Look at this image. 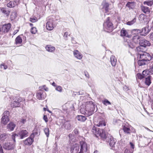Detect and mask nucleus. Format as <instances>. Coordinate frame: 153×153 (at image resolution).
Segmentation results:
<instances>
[{"label":"nucleus","mask_w":153,"mask_h":153,"mask_svg":"<svg viewBox=\"0 0 153 153\" xmlns=\"http://www.w3.org/2000/svg\"><path fill=\"white\" fill-rule=\"evenodd\" d=\"M28 132L27 130L24 129H22L18 132L17 134H13L12 135V138L14 142H15V137L16 136H19L21 139H23L24 138L28 136Z\"/></svg>","instance_id":"nucleus-3"},{"label":"nucleus","mask_w":153,"mask_h":153,"mask_svg":"<svg viewBox=\"0 0 153 153\" xmlns=\"http://www.w3.org/2000/svg\"><path fill=\"white\" fill-rule=\"evenodd\" d=\"M149 32V30L146 28H143L141 31V33L142 34V35H146Z\"/></svg>","instance_id":"nucleus-34"},{"label":"nucleus","mask_w":153,"mask_h":153,"mask_svg":"<svg viewBox=\"0 0 153 153\" xmlns=\"http://www.w3.org/2000/svg\"><path fill=\"white\" fill-rule=\"evenodd\" d=\"M140 37L138 35H136L134 36L132 38L133 41L135 43H138L140 41Z\"/></svg>","instance_id":"nucleus-23"},{"label":"nucleus","mask_w":153,"mask_h":153,"mask_svg":"<svg viewBox=\"0 0 153 153\" xmlns=\"http://www.w3.org/2000/svg\"><path fill=\"white\" fill-rule=\"evenodd\" d=\"M14 1L15 2V3H16V4H18L19 1V0H14Z\"/></svg>","instance_id":"nucleus-62"},{"label":"nucleus","mask_w":153,"mask_h":153,"mask_svg":"<svg viewBox=\"0 0 153 153\" xmlns=\"http://www.w3.org/2000/svg\"><path fill=\"white\" fill-rule=\"evenodd\" d=\"M72 136V134H70L68 135V137L70 138H71Z\"/></svg>","instance_id":"nucleus-63"},{"label":"nucleus","mask_w":153,"mask_h":153,"mask_svg":"<svg viewBox=\"0 0 153 153\" xmlns=\"http://www.w3.org/2000/svg\"><path fill=\"white\" fill-rule=\"evenodd\" d=\"M147 70L143 71L142 72V74L145 77L147 75L149 74Z\"/></svg>","instance_id":"nucleus-48"},{"label":"nucleus","mask_w":153,"mask_h":153,"mask_svg":"<svg viewBox=\"0 0 153 153\" xmlns=\"http://www.w3.org/2000/svg\"><path fill=\"white\" fill-rule=\"evenodd\" d=\"M150 38L151 40L153 41V32L150 34Z\"/></svg>","instance_id":"nucleus-59"},{"label":"nucleus","mask_w":153,"mask_h":153,"mask_svg":"<svg viewBox=\"0 0 153 153\" xmlns=\"http://www.w3.org/2000/svg\"><path fill=\"white\" fill-rule=\"evenodd\" d=\"M1 68H3L4 69H6L7 68V66L5 65L4 64H1Z\"/></svg>","instance_id":"nucleus-54"},{"label":"nucleus","mask_w":153,"mask_h":153,"mask_svg":"<svg viewBox=\"0 0 153 153\" xmlns=\"http://www.w3.org/2000/svg\"><path fill=\"white\" fill-rule=\"evenodd\" d=\"M139 18L140 19L142 18L143 20H144V15L143 14H141L140 15Z\"/></svg>","instance_id":"nucleus-57"},{"label":"nucleus","mask_w":153,"mask_h":153,"mask_svg":"<svg viewBox=\"0 0 153 153\" xmlns=\"http://www.w3.org/2000/svg\"><path fill=\"white\" fill-rule=\"evenodd\" d=\"M104 27L106 30L111 31L112 30L113 26L112 23L109 20V18H107V21L103 24Z\"/></svg>","instance_id":"nucleus-7"},{"label":"nucleus","mask_w":153,"mask_h":153,"mask_svg":"<svg viewBox=\"0 0 153 153\" xmlns=\"http://www.w3.org/2000/svg\"><path fill=\"white\" fill-rule=\"evenodd\" d=\"M136 5V3L134 1L128 2L126 5V7L128 8L129 9H133Z\"/></svg>","instance_id":"nucleus-16"},{"label":"nucleus","mask_w":153,"mask_h":153,"mask_svg":"<svg viewBox=\"0 0 153 153\" xmlns=\"http://www.w3.org/2000/svg\"><path fill=\"white\" fill-rule=\"evenodd\" d=\"M97 126L99 127H102L105 126L106 125L105 122L104 120L100 121L97 124Z\"/></svg>","instance_id":"nucleus-36"},{"label":"nucleus","mask_w":153,"mask_h":153,"mask_svg":"<svg viewBox=\"0 0 153 153\" xmlns=\"http://www.w3.org/2000/svg\"><path fill=\"white\" fill-rule=\"evenodd\" d=\"M149 74H153V67H151L149 70H147Z\"/></svg>","instance_id":"nucleus-50"},{"label":"nucleus","mask_w":153,"mask_h":153,"mask_svg":"<svg viewBox=\"0 0 153 153\" xmlns=\"http://www.w3.org/2000/svg\"><path fill=\"white\" fill-rule=\"evenodd\" d=\"M15 2L12 1H9L7 4V6L8 7L11 8L15 7L16 5H17Z\"/></svg>","instance_id":"nucleus-33"},{"label":"nucleus","mask_w":153,"mask_h":153,"mask_svg":"<svg viewBox=\"0 0 153 153\" xmlns=\"http://www.w3.org/2000/svg\"><path fill=\"white\" fill-rule=\"evenodd\" d=\"M130 146L131 149H132L133 150L134 148V145L132 142H130Z\"/></svg>","instance_id":"nucleus-56"},{"label":"nucleus","mask_w":153,"mask_h":153,"mask_svg":"<svg viewBox=\"0 0 153 153\" xmlns=\"http://www.w3.org/2000/svg\"><path fill=\"white\" fill-rule=\"evenodd\" d=\"M120 35L122 36H127V32L125 30L122 29L121 31Z\"/></svg>","instance_id":"nucleus-38"},{"label":"nucleus","mask_w":153,"mask_h":153,"mask_svg":"<svg viewBox=\"0 0 153 153\" xmlns=\"http://www.w3.org/2000/svg\"><path fill=\"white\" fill-rule=\"evenodd\" d=\"M74 54L75 57L79 59H81L82 57V54L77 50L74 51Z\"/></svg>","instance_id":"nucleus-17"},{"label":"nucleus","mask_w":153,"mask_h":153,"mask_svg":"<svg viewBox=\"0 0 153 153\" xmlns=\"http://www.w3.org/2000/svg\"><path fill=\"white\" fill-rule=\"evenodd\" d=\"M37 31L36 28L35 27H33L31 28L30 32L32 34H35Z\"/></svg>","instance_id":"nucleus-45"},{"label":"nucleus","mask_w":153,"mask_h":153,"mask_svg":"<svg viewBox=\"0 0 153 153\" xmlns=\"http://www.w3.org/2000/svg\"><path fill=\"white\" fill-rule=\"evenodd\" d=\"M37 20V19L36 17L30 18V21L32 22H35Z\"/></svg>","instance_id":"nucleus-49"},{"label":"nucleus","mask_w":153,"mask_h":153,"mask_svg":"<svg viewBox=\"0 0 153 153\" xmlns=\"http://www.w3.org/2000/svg\"><path fill=\"white\" fill-rule=\"evenodd\" d=\"M141 10L143 12L145 13H149L150 10L148 7L142 6H141Z\"/></svg>","instance_id":"nucleus-22"},{"label":"nucleus","mask_w":153,"mask_h":153,"mask_svg":"<svg viewBox=\"0 0 153 153\" xmlns=\"http://www.w3.org/2000/svg\"><path fill=\"white\" fill-rule=\"evenodd\" d=\"M136 43H132L131 42H128V45L129 47L132 49L134 48L135 47V44Z\"/></svg>","instance_id":"nucleus-41"},{"label":"nucleus","mask_w":153,"mask_h":153,"mask_svg":"<svg viewBox=\"0 0 153 153\" xmlns=\"http://www.w3.org/2000/svg\"><path fill=\"white\" fill-rule=\"evenodd\" d=\"M134 150L132 149H126L124 151V153H133Z\"/></svg>","instance_id":"nucleus-44"},{"label":"nucleus","mask_w":153,"mask_h":153,"mask_svg":"<svg viewBox=\"0 0 153 153\" xmlns=\"http://www.w3.org/2000/svg\"><path fill=\"white\" fill-rule=\"evenodd\" d=\"M132 34L137 35L141 33V30L139 29H133L131 31Z\"/></svg>","instance_id":"nucleus-37"},{"label":"nucleus","mask_w":153,"mask_h":153,"mask_svg":"<svg viewBox=\"0 0 153 153\" xmlns=\"http://www.w3.org/2000/svg\"><path fill=\"white\" fill-rule=\"evenodd\" d=\"M36 97L39 100H43L46 97V93L45 91L40 90L37 92Z\"/></svg>","instance_id":"nucleus-11"},{"label":"nucleus","mask_w":153,"mask_h":153,"mask_svg":"<svg viewBox=\"0 0 153 153\" xmlns=\"http://www.w3.org/2000/svg\"><path fill=\"white\" fill-rule=\"evenodd\" d=\"M56 89L58 91L61 92L62 91V88L61 86H57L56 87Z\"/></svg>","instance_id":"nucleus-51"},{"label":"nucleus","mask_w":153,"mask_h":153,"mask_svg":"<svg viewBox=\"0 0 153 153\" xmlns=\"http://www.w3.org/2000/svg\"><path fill=\"white\" fill-rule=\"evenodd\" d=\"M11 105L12 106L14 107H18L20 106V103L19 100H18L17 101H14L11 103Z\"/></svg>","instance_id":"nucleus-31"},{"label":"nucleus","mask_w":153,"mask_h":153,"mask_svg":"<svg viewBox=\"0 0 153 153\" xmlns=\"http://www.w3.org/2000/svg\"><path fill=\"white\" fill-rule=\"evenodd\" d=\"M9 112L8 111H6L3 114L2 117L1 119V123L3 124L6 125L9 121V120L8 116Z\"/></svg>","instance_id":"nucleus-6"},{"label":"nucleus","mask_w":153,"mask_h":153,"mask_svg":"<svg viewBox=\"0 0 153 153\" xmlns=\"http://www.w3.org/2000/svg\"><path fill=\"white\" fill-rule=\"evenodd\" d=\"M22 39L20 36H19L15 39V43L16 45L21 44L22 42Z\"/></svg>","instance_id":"nucleus-25"},{"label":"nucleus","mask_w":153,"mask_h":153,"mask_svg":"<svg viewBox=\"0 0 153 153\" xmlns=\"http://www.w3.org/2000/svg\"><path fill=\"white\" fill-rule=\"evenodd\" d=\"M80 147L79 145L75 144L73 145L71 148V153H81L80 151Z\"/></svg>","instance_id":"nucleus-9"},{"label":"nucleus","mask_w":153,"mask_h":153,"mask_svg":"<svg viewBox=\"0 0 153 153\" xmlns=\"http://www.w3.org/2000/svg\"><path fill=\"white\" fill-rule=\"evenodd\" d=\"M9 138V135L6 133H3L0 135V140L2 141L7 140Z\"/></svg>","instance_id":"nucleus-18"},{"label":"nucleus","mask_w":153,"mask_h":153,"mask_svg":"<svg viewBox=\"0 0 153 153\" xmlns=\"http://www.w3.org/2000/svg\"><path fill=\"white\" fill-rule=\"evenodd\" d=\"M33 137H30L28 138L24 141V143L25 145H31L33 141Z\"/></svg>","instance_id":"nucleus-15"},{"label":"nucleus","mask_w":153,"mask_h":153,"mask_svg":"<svg viewBox=\"0 0 153 153\" xmlns=\"http://www.w3.org/2000/svg\"><path fill=\"white\" fill-rule=\"evenodd\" d=\"M54 22L55 21L53 19H48L46 23L47 29L49 30H52L54 26Z\"/></svg>","instance_id":"nucleus-8"},{"label":"nucleus","mask_w":153,"mask_h":153,"mask_svg":"<svg viewBox=\"0 0 153 153\" xmlns=\"http://www.w3.org/2000/svg\"><path fill=\"white\" fill-rule=\"evenodd\" d=\"M139 44L140 46L136 48V50L138 52L142 51L143 48H145L146 46H149L151 45L149 42L145 39L141 40L139 42Z\"/></svg>","instance_id":"nucleus-4"},{"label":"nucleus","mask_w":153,"mask_h":153,"mask_svg":"<svg viewBox=\"0 0 153 153\" xmlns=\"http://www.w3.org/2000/svg\"><path fill=\"white\" fill-rule=\"evenodd\" d=\"M124 132L126 134H130L131 132L130 128L126 126H124L123 128Z\"/></svg>","instance_id":"nucleus-26"},{"label":"nucleus","mask_w":153,"mask_h":153,"mask_svg":"<svg viewBox=\"0 0 153 153\" xmlns=\"http://www.w3.org/2000/svg\"><path fill=\"white\" fill-rule=\"evenodd\" d=\"M96 107L97 106L92 102H89L85 105V110L84 108H81L80 111L82 114L90 116L93 113L94 111H97Z\"/></svg>","instance_id":"nucleus-1"},{"label":"nucleus","mask_w":153,"mask_h":153,"mask_svg":"<svg viewBox=\"0 0 153 153\" xmlns=\"http://www.w3.org/2000/svg\"><path fill=\"white\" fill-rule=\"evenodd\" d=\"M147 63L148 62H147L143 59L141 60H140L138 61V63L140 66L146 65L147 64Z\"/></svg>","instance_id":"nucleus-32"},{"label":"nucleus","mask_w":153,"mask_h":153,"mask_svg":"<svg viewBox=\"0 0 153 153\" xmlns=\"http://www.w3.org/2000/svg\"><path fill=\"white\" fill-rule=\"evenodd\" d=\"M43 118L45 122L47 123L48 121V117L46 115H44Z\"/></svg>","instance_id":"nucleus-55"},{"label":"nucleus","mask_w":153,"mask_h":153,"mask_svg":"<svg viewBox=\"0 0 153 153\" xmlns=\"http://www.w3.org/2000/svg\"><path fill=\"white\" fill-rule=\"evenodd\" d=\"M85 76L86 77L88 78H89V74L88 73H86L85 72Z\"/></svg>","instance_id":"nucleus-61"},{"label":"nucleus","mask_w":153,"mask_h":153,"mask_svg":"<svg viewBox=\"0 0 153 153\" xmlns=\"http://www.w3.org/2000/svg\"><path fill=\"white\" fill-rule=\"evenodd\" d=\"M52 85L53 86H56V84L55 83V82H53L52 84Z\"/></svg>","instance_id":"nucleus-64"},{"label":"nucleus","mask_w":153,"mask_h":153,"mask_svg":"<svg viewBox=\"0 0 153 153\" xmlns=\"http://www.w3.org/2000/svg\"><path fill=\"white\" fill-rule=\"evenodd\" d=\"M64 126L65 128L67 130H70L71 128V124L70 122L69 121L65 122Z\"/></svg>","instance_id":"nucleus-20"},{"label":"nucleus","mask_w":153,"mask_h":153,"mask_svg":"<svg viewBox=\"0 0 153 153\" xmlns=\"http://www.w3.org/2000/svg\"><path fill=\"white\" fill-rule=\"evenodd\" d=\"M80 151L81 153H83L87 151V143L83 141H81L80 142Z\"/></svg>","instance_id":"nucleus-10"},{"label":"nucleus","mask_w":153,"mask_h":153,"mask_svg":"<svg viewBox=\"0 0 153 153\" xmlns=\"http://www.w3.org/2000/svg\"><path fill=\"white\" fill-rule=\"evenodd\" d=\"M110 60L112 65L113 66H115L117 62V59L115 56H112L110 58Z\"/></svg>","instance_id":"nucleus-24"},{"label":"nucleus","mask_w":153,"mask_h":153,"mask_svg":"<svg viewBox=\"0 0 153 153\" xmlns=\"http://www.w3.org/2000/svg\"><path fill=\"white\" fill-rule=\"evenodd\" d=\"M11 27V24L10 23H8L7 24H6L3 25L2 28V30L4 33L7 32Z\"/></svg>","instance_id":"nucleus-13"},{"label":"nucleus","mask_w":153,"mask_h":153,"mask_svg":"<svg viewBox=\"0 0 153 153\" xmlns=\"http://www.w3.org/2000/svg\"><path fill=\"white\" fill-rule=\"evenodd\" d=\"M1 11L3 13L6 15L7 16H8L10 14V11L6 8H3L1 9Z\"/></svg>","instance_id":"nucleus-29"},{"label":"nucleus","mask_w":153,"mask_h":153,"mask_svg":"<svg viewBox=\"0 0 153 153\" xmlns=\"http://www.w3.org/2000/svg\"><path fill=\"white\" fill-rule=\"evenodd\" d=\"M16 13L13 12L12 13L11 15L10 16V18L12 19H13L15 18L16 16Z\"/></svg>","instance_id":"nucleus-52"},{"label":"nucleus","mask_w":153,"mask_h":153,"mask_svg":"<svg viewBox=\"0 0 153 153\" xmlns=\"http://www.w3.org/2000/svg\"><path fill=\"white\" fill-rule=\"evenodd\" d=\"M14 147L15 145L14 144L9 142L5 143L3 146L4 149L7 150H12Z\"/></svg>","instance_id":"nucleus-12"},{"label":"nucleus","mask_w":153,"mask_h":153,"mask_svg":"<svg viewBox=\"0 0 153 153\" xmlns=\"http://www.w3.org/2000/svg\"><path fill=\"white\" fill-rule=\"evenodd\" d=\"M16 126L13 123H10L8 124L7 126V129L9 131H13Z\"/></svg>","instance_id":"nucleus-19"},{"label":"nucleus","mask_w":153,"mask_h":153,"mask_svg":"<svg viewBox=\"0 0 153 153\" xmlns=\"http://www.w3.org/2000/svg\"><path fill=\"white\" fill-rule=\"evenodd\" d=\"M68 32H65V33L63 37L64 39H65L66 40L67 39V38L68 37Z\"/></svg>","instance_id":"nucleus-53"},{"label":"nucleus","mask_w":153,"mask_h":153,"mask_svg":"<svg viewBox=\"0 0 153 153\" xmlns=\"http://www.w3.org/2000/svg\"><path fill=\"white\" fill-rule=\"evenodd\" d=\"M136 21V19L135 18L134 19L131 21H129L127 22V24L128 25H131L134 23Z\"/></svg>","instance_id":"nucleus-39"},{"label":"nucleus","mask_w":153,"mask_h":153,"mask_svg":"<svg viewBox=\"0 0 153 153\" xmlns=\"http://www.w3.org/2000/svg\"><path fill=\"white\" fill-rule=\"evenodd\" d=\"M103 104L105 105H111V102L109 101L108 100L105 99L102 102Z\"/></svg>","instance_id":"nucleus-47"},{"label":"nucleus","mask_w":153,"mask_h":153,"mask_svg":"<svg viewBox=\"0 0 153 153\" xmlns=\"http://www.w3.org/2000/svg\"><path fill=\"white\" fill-rule=\"evenodd\" d=\"M45 49L47 51L50 52L54 51L55 49L54 47L50 45H47L45 47Z\"/></svg>","instance_id":"nucleus-21"},{"label":"nucleus","mask_w":153,"mask_h":153,"mask_svg":"<svg viewBox=\"0 0 153 153\" xmlns=\"http://www.w3.org/2000/svg\"><path fill=\"white\" fill-rule=\"evenodd\" d=\"M44 131L47 137H48L49 134V128H45L44 129Z\"/></svg>","instance_id":"nucleus-43"},{"label":"nucleus","mask_w":153,"mask_h":153,"mask_svg":"<svg viewBox=\"0 0 153 153\" xmlns=\"http://www.w3.org/2000/svg\"><path fill=\"white\" fill-rule=\"evenodd\" d=\"M74 131L75 134H78L79 132L77 129H75L74 130Z\"/></svg>","instance_id":"nucleus-60"},{"label":"nucleus","mask_w":153,"mask_h":153,"mask_svg":"<svg viewBox=\"0 0 153 153\" xmlns=\"http://www.w3.org/2000/svg\"><path fill=\"white\" fill-rule=\"evenodd\" d=\"M0 153H4L2 146L0 144Z\"/></svg>","instance_id":"nucleus-58"},{"label":"nucleus","mask_w":153,"mask_h":153,"mask_svg":"<svg viewBox=\"0 0 153 153\" xmlns=\"http://www.w3.org/2000/svg\"><path fill=\"white\" fill-rule=\"evenodd\" d=\"M92 131L93 134L98 137L100 136L102 138H106V135L105 131L102 129H100L94 126L93 127Z\"/></svg>","instance_id":"nucleus-2"},{"label":"nucleus","mask_w":153,"mask_h":153,"mask_svg":"<svg viewBox=\"0 0 153 153\" xmlns=\"http://www.w3.org/2000/svg\"><path fill=\"white\" fill-rule=\"evenodd\" d=\"M151 76H150L146 78L145 83L148 86H149L151 83Z\"/></svg>","instance_id":"nucleus-28"},{"label":"nucleus","mask_w":153,"mask_h":153,"mask_svg":"<svg viewBox=\"0 0 153 153\" xmlns=\"http://www.w3.org/2000/svg\"><path fill=\"white\" fill-rule=\"evenodd\" d=\"M27 118L26 117L22 118L20 121V123L24 124L26 122Z\"/></svg>","instance_id":"nucleus-46"},{"label":"nucleus","mask_w":153,"mask_h":153,"mask_svg":"<svg viewBox=\"0 0 153 153\" xmlns=\"http://www.w3.org/2000/svg\"><path fill=\"white\" fill-rule=\"evenodd\" d=\"M76 118L78 120L82 122L85 121L86 119V117L82 115L77 116Z\"/></svg>","instance_id":"nucleus-30"},{"label":"nucleus","mask_w":153,"mask_h":153,"mask_svg":"<svg viewBox=\"0 0 153 153\" xmlns=\"http://www.w3.org/2000/svg\"><path fill=\"white\" fill-rule=\"evenodd\" d=\"M40 134V131H38L36 129H34L33 131V133L31 135V137H33L34 138V136H38Z\"/></svg>","instance_id":"nucleus-27"},{"label":"nucleus","mask_w":153,"mask_h":153,"mask_svg":"<svg viewBox=\"0 0 153 153\" xmlns=\"http://www.w3.org/2000/svg\"><path fill=\"white\" fill-rule=\"evenodd\" d=\"M140 55V58L145 60L147 62L152 59V56L149 53L142 51L138 52Z\"/></svg>","instance_id":"nucleus-5"},{"label":"nucleus","mask_w":153,"mask_h":153,"mask_svg":"<svg viewBox=\"0 0 153 153\" xmlns=\"http://www.w3.org/2000/svg\"><path fill=\"white\" fill-rule=\"evenodd\" d=\"M103 4V7L105 8L106 11H108V7H109V4L108 3L105 2Z\"/></svg>","instance_id":"nucleus-42"},{"label":"nucleus","mask_w":153,"mask_h":153,"mask_svg":"<svg viewBox=\"0 0 153 153\" xmlns=\"http://www.w3.org/2000/svg\"><path fill=\"white\" fill-rule=\"evenodd\" d=\"M144 4H146L148 6H151L153 4V0L145 1L143 2Z\"/></svg>","instance_id":"nucleus-35"},{"label":"nucleus","mask_w":153,"mask_h":153,"mask_svg":"<svg viewBox=\"0 0 153 153\" xmlns=\"http://www.w3.org/2000/svg\"><path fill=\"white\" fill-rule=\"evenodd\" d=\"M108 141L109 143L110 146L112 147L114 146L116 143L115 139L111 136L108 137Z\"/></svg>","instance_id":"nucleus-14"},{"label":"nucleus","mask_w":153,"mask_h":153,"mask_svg":"<svg viewBox=\"0 0 153 153\" xmlns=\"http://www.w3.org/2000/svg\"><path fill=\"white\" fill-rule=\"evenodd\" d=\"M136 78H137L138 79H141L145 77V76H143L142 74V75L140 73H138L136 76Z\"/></svg>","instance_id":"nucleus-40"}]
</instances>
